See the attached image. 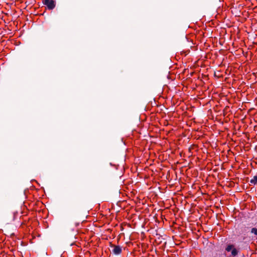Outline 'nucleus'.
I'll use <instances>...</instances> for the list:
<instances>
[{"instance_id": "20e7f679", "label": "nucleus", "mask_w": 257, "mask_h": 257, "mask_svg": "<svg viewBox=\"0 0 257 257\" xmlns=\"http://www.w3.org/2000/svg\"><path fill=\"white\" fill-rule=\"evenodd\" d=\"M112 249L110 250L111 252L115 255L120 254L122 251L121 247L119 245H111Z\"/></svg>"}, {"instance_id": "7ed1b4c3", "label": "nucleus", "mask_w": 257, "mask_h": 257, "mask_svg": "<svg viewBox=\"0 0 257 257\" xmlns=\"http://www.w3.org/2000/svg\"><path fill=\"white\" fill-rule=\"evenodd\" d=\"M42 2L50 10L54 9L56 6L55 2L53 0H43Z\"/></svg>"}, {"instance_id": "f257e3e1", "label": "nucleus", "mask_w": 257, "mask_h": 257, "mask_svg": "<svg viewBox=\"0 0 257 257\" xmlns=\"http://www.w3.org/2000/svg\"><path fill=\"white\" fill-rule=\"evenodd\" d=\"M225 250L227 252L231 251L230 257H235L239 252V250L235 248L234 245L232 244H228L225 247Z\"/></svg>"}, {"instance_id": "39448f33", "label": "nucleus", "mask_w": 257, "mask_h": 257, "mask_svg": "<svg viewBox=\"0 0 257 257\" xmlns=\"http://www.w3.org/2000/svg\"><path fill=\"white\" fill-rule=\"evenodd\" d=\"M250 183L253 185H257V176H253V178L250 180Z\"/></svg>"}, {"instance_id": "f03ea898", "label": "nucleus", "mask_w": 257, "mask_h": 257, "mask_svg": "<svg viewBox=\"0 0 257 257\" xmlns=\"http://www.w3.org/2000/svg\"><path fill=\"white\" fill-rule=\"evenodd\" d=\"M250 227L245 225L240 226L238 228V233L240 235H247L250 232Z\"/></svg>"}, {"instance_id": "423d86ee", "label": "nucleus", "mask_w": 257, "mask_h": 257, "mask_svg": "<svg viewBox=\"0 0 257 257\" xmlns=\"http://www.w3.org/2000/svg\"><path fill=\"white\" fill-rule=\"evenodd\" d=\"M250 232L251 234H253L255 236H257V228L255 227H253L250 228Z\"/></svg>"}]
</instances>
